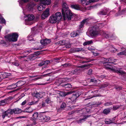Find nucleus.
Here are the masks:
<instances>
[{
    "mask_svg": "<svg viewBox=\"0 0 126 126\" xmlns=\"http://www.w3.org/2000/svg\"><path fill=\"white\" fill-rule=\"evenodd\" d=\"M36 4L33 1L28 2L26 5V6L28 8H33Z\"/></svg>",
    "mask_w": 126,
    "mask_h": 126,
    "instance_id": "dca6fc26",
    "label": "nucleus"
},
{
    "mask_svg": "<svg viewBox=\"0 0 126 126\" xmlns=\"http://www.w3.org/2000/svg\"><path fill=\"white\" fill-rule=\"evenodd\" d=\"M107 60V62L104 63V64H105L106 65H107L105 67L106 68V66H107L108 67H110V66L108 64V63H113L114 62H116L117 60L116 59H114L113 58H109L108 60Z\"/></svg>",
    "mask_w": 126,
    "mask_h": 126,
    "instance_id": "6e6552de",
    "label": "nucleus"
},
{
    "mask_svg": "<svg viewBox=\"0 0 126 126\" xmlns=\"http://www.w3.org/2000/svg\"><path fill=\"white\" fill-rule=\"evenodd\" d=\"M7 103L6 100H3L2 101H0V106L1 105H3L2 104L4 103L6 104Z\"/></svg>",
    "mask_w": 126,
    "mask_h": 126,
    "instance_id": "37998d69",
    "label": "nucleus"
},
{
    "mask_svg": "<svg viewBox=\"0 0 126 126\" xmlns=\"http://www.w3.org/2000/svg\"><path fill=\"white\" fill-rule=\"evenodd\" d=\"M14 113L15 114H18L21 112V110L18 108L14 109Z\"/></svg>",
    "mask_w": 126,
    "mask_h": 126,
    "instance_id": "393cba45",
    "label": "nucleus"
},
{
    "mask_svg": "<svg viewBox=\"0 0 126 126\" xmlns=\"http://www.w3.org/2000/svg\"><path fill=\"white\" fill-rule=\"evenodd\" d=\"M45 65L44 62V61L38 64V66H41L42 65Z\"/></svg>",
    "mask_w": 126,
    "mask_h": 126,
    "instance_id": "bf43d9fd",
    "label": "nucleus"
},
{
    "mask_svg": "<svg viewBox=\"0 0 126 126\" xmlns=\"http://www.w3.org/2000/svg\"><path fill=\"white\" fill-rule=\"evenodd\" d=\"M103 23L97 24L89 28V34L91 36L97 35L99 33L98 29L103 27Z\"/></svg>",
    "mask_w": 126,
    "mask_h": 126,
    "instance_id": "f257e3e1",
    "label": "nucleus"
},
{
    "mask_svg": "<svg viewBox=\"0 0 126 126\" xmlns=\"http://www.w3.org/2000/svg\"><path fill=\"white\" fill-rule=\"evenodd\" d=\"M18 37V34L14 33L7 35L5 38L7 40L10 42H15L16 41Z\"/></svg>",
    "mask_w": 126,
    "mask_h": 126,
    "instance_id": "20e7f679",
    "label": "nucleus"
},
{
    "mask_svg": "<svg viewBox=\"0 0 126 126\" xmlns=\"http://www.w3.org/2000/svg\"><path fill=\"white\" fill-rule=\"evenodd\" d=\"M17 86L16 84H13L12 85L9 86L8 87V89H13L16 88V89L17 88Z\"/></svg>",
    "mask_w": 126,
    "mask_h": 126,
    "instance_id": "6ab92c4d",
    "label": "nucleus"
},
{
    "mask_svg": "<svg viewBox=\"0 0 126 126\" xmlns=\"http://www.w3.org/2000/svg\"><path fill=\"white\" fill-rule=\"evenodd\" d=\"M88 66V65L86 64H84L83 65L78 66V67L81 68H84L86 66Z\"/></svg>",
    "mask_w": 126,
    "mask_h": 126,
    "instance_id": "13d9d810",
    "label": "nucleus"
},
{
    "mask_svg": "<svg viewBox=\"0 0 126 126\" xmlns=\"http://www.w3.org/2000/svg\"><path fill=\"white\" fill-rule=\"evenodd\" d=\"M87 1V0H81V2L83 5L85 4V5Z\"/></svg>",
    "mask_w": 126,
    "mask_h": 126,
    "instance_id": "5fc2aeb1",
    "label": "nucleus"
},
{
    "mask_svg": "<svg viewBox=\"0 0 126 126\" xmlns=\"http://www.w3.org/2000/svg\"><path fill=\"white\" fill-rule=\"evenodd\" d=\"M71 8H80L78 5H72L70 7Z\"/></svg>",
    "mask_w": 126,
    "mask_h": 126,
    "instance_id": "58836bf2",
    "label": "nucleus"
},
{
    "mask_svg": "<svg viewBox=\"0 0 126 126\" xmlns=\"http://www.w3.org/2000/svg\"><path fill=\"white\" fill-rule=\"evenodd\" d=\"M50 42V40L49 39H46L41 40L40 43L42 45H46L49 43Z\"/></svg>",
    "mask_w": 126,
    "mask_h": 126,
    "instance_id": "9b49d317",
    "label": "nucleus"
},
{
    "mask_svg": "<svg viewBox=\"0 0 126 126\" xmlns=\"http://www.w3.org/2000/svg\"><path fill=\"white\" fill-rule=\"evenodd\" d=\"M32 20H25V24L26 25H31L32 24Z\"/></svg>",
    "mask_w": 126,
    "mask_h": 126,
    "instance_id": "2f4dec72",
    "label": "nucleus"
},
{
    "mask_svg": "<svg viewBox=\"0 0 126 126\" xmlns=\"http://www.w3.org/2000/svg\"><path fill=\"white\" fill-rule=\"evenodd\" d=\"M65 41H66L65 40H62L58 42L57 43L61 45H64V44H65Z\"/></svg>",
    "mask_w": 126,
    "mask_h": 126,
    "instance_id": "e433bc0d",
    "label": "nucleus"
},
{
    "mask_svg": "<svg viewBox=\"0 0 126 126\" xmlns=\"http://www.w3.org/2000/svg\"><path fill=\"white\" fill-rule=\"evenodd\" d=\"M94 2H95V0H89L88 1H87L85 5H89L91 3Z\"/></svg>",
    "mask_w": 126,
    "mask_h": 126,
    "instance_id": "4c0bfd02",
    "label": "nucleus"
},
{
    "mask_svg": "<svg viewBox=\"0 0 126 126\" xmlns=\"http://www.w3.org/2000/svg\"><path fill=\"white\" fill-rule=\"evenodd\" d=\"M108 85V84L107 83H105L104 84H103L102 85V87L103 88H104L105 87H106Z\"/></svg>",
    "mask_w": 126,
    "mask_h": 126,
    "instance_id": "052dcab7",
    "label": "nucleus"
},
{
    "mask_svg": "<svg viewBox=\"0 0 126 126\" xmlns=\"http://www.w3.org/2000/svg\"><path fill=\"white\" fill-rule=\"evenodd\" d=\"M66 106V104L65 103H62L61 106V108H64Z\"/></svg>",
    "mask_w": 126,
    "mask_h": 126,
    "instance_id": "6e6d98bb",
    "label": "nucleus"
},
{
    "mask_svg": "<svg viewBox=\"0 0 126 126\" xmlns=\"http://www.w3.org/2000/svg\"><path fill=\"white\" fill-rule=\"evenodd\" d=\"M33 111V110L31 108H27L24 110V112L28 113L32 112Z\"/></svg>",
    "mask_w": 126,
    "mask_h": 126,
    "instance_id": "c85d7f7f",
    "label": "nucleus"
},
{
    "mask_svg": "<svg viewBox=\"0 0 126 126\" xmlns=\"http://www.w3.org/2000/svg\"><path fill=\"white\" fill-rule=\"evenodd\" d=\"M1 115L2 118L4 119L6 116L8 115V113L6 112V111L2 113Z\"/></svg>",
    "mask_w": 126,
    "mask_h": 126,
    "instance_id": "c9c22d12",
    "label": "nucleus"
},
{
    "mask_svg": "<svg viewBox=\"0 0 126 126\" xmlns=\"http://www.w3.org/2000/svg\"><path fill=\"white\" fill-rule=\"evenodd\" d=\"M101 34L103 37L107 38H108L109 37V35L106 32L104 31H102L101 32Z\"/></svg>",
    "mask_w": 126,
    "mask_h": 126,
    "instance_id": "aec40b11",
    "label": "nucleus"
},
{
    "mask_svg": "<svg viewBox=\"0 0 126 126\" xmlns=\"http://www.w3.org/2000/svg\"><path fill=\"white\" fill-rule=\"evenodd\" d=\"M62 17L61 13L58 12L55 15H53L49 17V22L51 23H55L58 21H60Z\"/></svg>",
    "mask_w": 126,
    "mask_h": 126,
    "instance_id": "f03ea898",
    "label": "nucleus"
},
{
    "mask_svg": "<svg viewBox=\"0 0 126 126\" xmlns=\"http://www.w3.org/2000/svg\"><path fill=\"white\" fill-rule=\"evenodd\" d=\"M45 94L44 92L36 93L34 94V96L38 99H40L43 97Z\"/></svg>",
    "mask_w": 126,
    "mask_h": 126,
    "instance_id": "1a4fd4ad",
    "label": "nucleus"
},
{
    "mask_svg": "<svg viewBox=\"0 0 126 126\" xmlns=\"http://www.w3.org/2000/svg\"><path fill=\"white\" fill-rule=\"evenodd\" d=\"M76 10H79L81 11H82L84 12L86 10V8H75Z\"/></svg>",
    "mask_w": 126,
    "mask_h": 126,
    "instance_id": "49530a36",
    "label": "nucleus"
},
{
    "mask_svg": "<svg viewBox=\"0 0 126 126\" xmlns=\"http://www.w3.org/2000/svg\"><path fill=\"white\" fill-rule=\"evenodd\" d=\"M45 102L46 103L48 104L50 103V101L49 98H47L46 99Z\"/></svg>",
    "mask_w": 126,
    "mask_h": 126,
    "instance_id": "864d4df0",
    "label": "nucleus"
},
{
    "mask_svg": "<svg viewBox=\"0 0 126 126\" xmlns=\"http://www.w3.org/2000/svg\"><path fill=\"white\" fill-rule=\"evenodd\" d=\"M77 94H73L72 95V97L70 98V99L72 101V102L74 103L76 102V100L77 97Z\"/></svg>",
    "mask_w": 126,
    "mask_h": 126,
    "instance_id": "f3484780",
    "label": "nucleus"
},
{
    "mask_svg": "<svg viewBox=\"0 0 126 126\" xmlns=\"http://www.w3.org/2000/svg\"><path fill=\"white\" fill-rule=\"evenodd\" d=\"M65 44L64 45H65L66 48H69L70 47V44L69 42H67V41H65Z\"/></svg>",
    "mask_w": 126,
    "mask_h": 126,
    "instance_id": "f704fd0d",
    "label": "nucleus"
},
{
    "mask_svg": "<svg viewBox=\"0 0 126 126\" xmlns=\"http://www.w3.org/2000/svg\"><path fill=\"white\" fill-rule=\"evenodd\" d=\"M120 107V106L118 105H116L114 106L113 107V109L114 110H115L119 108Z\"/></svg>",
    "mask_w": 126,
    "mask_h": 126,
    "instance_id": "de8ad7c7",
    "label": "nucleus"
},
{
    "mask_svg": "<svg viewBox=\"0 0 126 126\" xmlns=\"http://www.w3.org/2000/svg\"><path fill=\"white\" fill-rule=\"evenodd\" d=\"M36 30V27H34L32 28V32L33 33H35V30Z\"/></svg>",
    "mask_w": 126,
    "mask_h": 126,
    "instance_id": "4d7b16f0",
    "label": "nucleus"
},
{
    "mask_svg": "<svg viewBox=\"0 0 126 126\" xmlns=\"http://www.w3.org/2000/svg\"><path fill=\"white\" fill-rule=\"evenodd\" d=\"M90 115H87L86 116H83V118L80 119L78 121L79 123H81L82 121H84L85 119H86L88 118L89 117Z\"/></svg>",
    "mask_w": 126,
    "mask_h": 126,
    "instance_id": "b1692460",
    "label": "nucleus"
},
{
    "mask_svg": "<svg viewBox=\"0 0 126 126\" xmlns=\"http://www.w3.org/2000/svg\"><path fill=\"white\" fill-rule=\"evenodd\" d=\"M14 64L16 66H18L19 65V64L18 63H15Z\"/></svg>",
    "mask_w": 126,
    "mask_h": 126,
    "instance_id": "774afa93",
    "label": "nucleus"
},
{
    "mask_svg": "<svg viewBox=\"0 0 126 126\" xmlns=\"http://www.w3.org/2000/svg\"><path fill=\"white\" fill-rule=\"evenodd\" d=\"M73 92V91H69L66 93L60 92L59 93V95L62 97L65 96L68 94H72Z\"/></svg>",
    "mask_w": 126,
    "mask_h": 126,
    "instance_id": "4468645a",
    "label": "nucleus"
},
{
    "mask_svg": "<svg viewBox=\"0 0 126 126\" xmlns=\"http://www.w3.org/2000/svg\"><path fill=\"white\" fill-rule=\"evenodd\" d=\"M78 71V69H76L74 70H73L71 72L73 73V74H77Z\"/></svg>",
    "mask_w": 126,
    "mask_h": 126,
    "instance_id": "09e8293b",
    "label": "nucleus"
},
{
    "mask_svg": "<svg viewBox=\"0 0 126 126\" xmlns=\"http://www.w3.org/2000/svg\"><path fill=\"white\" fill-rule=\"evenodd\" d=\"M25 83L24 81H19L18 82L16 83V85L17 86V88L15 90L16 91L20 89L23 86Z\"/></svg>",
    "mask_w": 126,
    "mask_h": 126,
    "instance_id": "9d476101",
    "label": "nucleus"
},
{
    "mask_svg": "<svg viewBox=\"0 0 126 126\" xmlns=\"http://www.w3.org/2000/svg\"><path fill=\"white\" fill-rule=\"evenodd\" d=\"M107 13V12H105L104 11H101L98 13L99 14L102 15H106Z\"/></svg>",
    "mask_w": 126,
    "mask_h": 126,
    "instance_id": "ea45409f",
    "label": "nucleus"
},
{
    "mask_svg": "<svg viewBox=\"0 0 126 126\" xmlns=\"http://www.w3.org/2000/svg\"><path fill=\"white\" fill-rule=\"evenodd\" d=\"M67 79L65 78H60L59 79V84L60 86H63V88L67 89L66 90L69 88H72V86L70 84L67 83L66 84H63V83L66 81Z\"/></svg>",
    "mask_w": 126,
    "mask_h": 126,
    "instance_id": "39448f33",
    "label": "nucleus"
},
{
    "mask_svg": "<svg viewBox=\"0 0 126 126\" xmlns=\"http://www.w3.org/2000/svg\"><path fill=\"white\" fill-rule=\"evenodd\" d=\"M88 20L89 19L88 18L82 21L81 22V24L79 25V27L80 28H81L84 25V24L85 23H86L88 22Z\"/></svg>",
    "mask_w": 126,
    "mask_h": 126,
    "instance_id": "4be33fe9",
    "label": "nucleus"
},
{
    "mask_svg": "<svg viewBox=\"0 0 126 126\" xmlns=\"http://www.w3.org/2000/svg\"><path fill=\"white\" fill-rule=\"evenodd\" d=\"M93 43V41L92 40H91L90 41H87L84 42L83 43V45L84 46L89 45L92 44Z\"/></svg>",
    "mask_w": 126,
    "mask_h": 126,
    "instance_id": "5701e85b",
    "label": "nucleus"
},
{
    "mask_svg": "<svg viewBox=\"0 0 126 126\" xmlns=\"http://www.w3.org/2000/svg\"><path fill=\"white\" fill-rule=\"evenodd\" d=\"M49 8H47L41 15V18L42 19H44L47 18L50 15Z\"/></svg>",
    "mask_w": 126,
    "mask_h": 126,
    "instance_id": "0eeeda50",
    "label": "nucleus"
},
{
    "mask_svg": "<svg viewBox=\"0 0 126 126\" xmlns=\"http://www.w3.org/2000/svg\"><path fill=\"white\" fill-rule=\"evenodd\" d=\"M27 19L26 20H32L34 18L33 15H32L29 14L26 16Z\"/></svg>",
    "mask_w": 126,
    "mask_h": 126,
    "instance_id": "a211bd4d",
    "label": "nucleus"
},
{
    "mask_svg": "<svg viewBox=\"0 0 126 126\" xmlns=\"http://www.w3.org/2000/svg\"><path fill=\"white\" fill-rule=\"evenodd\" d=\"M59 3L58 2H55L54 3V5H53L52 7L54 8L55 7H58Z\"/></svg>",
    "mask_w": 126,
    "mask_h": 126,
    "instance_id": "3c124183",
    "label": "nucleus"
},
{
    "mask_svg": "<svg viewBox=\"0 0 126 126\" xmlns=\"http://www.w3.org/2000/svg\"><path fill=\"white\" fill-rule=\"evenodd\" d=\"M110 112V109H105L103 111V113L105 114H107Z\"/></svg>",
    "mask_w": 126,
    "mask_h": 126,
    "instance_id": "473e14b6",
    "label": "nucleus"
},
{
    "mask_svg": "<svg viewBox=\"0 0 126 126\" xmlns=\"http://www.w3.org/2000/svg\"><path fill=\"white\" fill-rule=\"evenodd\" d=\"M30 0H19L18 2L19 3V5L21 7L24 4L29 2Z\"/></svg>",
    "mask_w": 126,
    "mask_h": 126,
    "instance_id": "2eb2a0df",
    "label": "nucleus"
},
{
    "mask_svg": "<svg viewBox=\"0 0 126 126\" xmlns=\"http://www.w3.org/2000/svg\"><path fill=\"white\" fill-rule=\"evenodd\" d=\"M6 112L9 114H12L14 113V109H9L6 111Z\"/></svg>",
    "mask_w": 126,
    "mask_h": 126,
    "instance_id": "c756f323",
    "label": "nucleus"
},
{
    "mask_svg": "<svg viewBox=\"0 0 126 126\" xmlns=\"http://www.w3.org/2000/svg\"><path fill=\"white\" fill-rule=\"evenodd\" d=\"M38 116V114L37 112H35L32 114V118L33 120H35Z\"/></svg>",
    "mask_w": 126,
    "mask_h": 126,
    "instance_id": "bb28decb",
    "label": "nucleus"
},
{
    "mask_svg": "<svg viewBox=\"0 0 126 126\" xmlns=\"http://www.w3.org/2000/svg\"><path fill=\"white\" fill-rule=\"evenodd\" d=\"M62 13L64 19H67L70 20L73 16V14L69 8H62Z\"/></svg>",
    "mask_w": 126,
    "mask_h": 126,
    "instance_id": "7ed1b4c3",
    "label": "nucleus"
},
{
    "mask_svg": "<svg viewBox=\"0 0 126 126\" xmlns=\"http://www.w3.org/2000/svg\"><path fill=\"white\" fill-rule=\"evenodd\" d=\"M83 49V48H76L74 49V50L76 52H78L82 50Z\"/></svg>",
    "mask_w": 126,
    "mask_h": 126,
    "instance_id": "a19ab883",
    "label": "nucleus"
},
{
    "mask_svg": "<svg viewBox=\"0 0 126 126\" xmlns=\"http://www.w3.org/2000/svg\"><path fill=\"white\" fill-rule=\"evenodd\" d=\"M95 92V91H91V95L89 96V97L88 98V99L92 98L93 97H94L95 96H94V95H93V93H94Z\"/></svg>",
    "mask_w": 126,
    "mask_h": 126,
    "instance_id": "79ce46f5",
    "label": "nucleus"
},
{
    "mask_svg": "<svg viewBox=\"0 0 126 126\" xmlns=\"http://www.w3.org/2000/svg\"><path fill=\"white\" fill-rule=\"evenodd\" d=\"M26 100H24L22 103L21 105H24L26 103Z\"/></svg>",
    "mask_w": 126,
    "mask_h": 126,
    "instance_id": "69168bd1",
    "label": "nucleus"
},
{
    "mask_svg": "<svg viewBox=\"0 0 126 126\" xmlns=\"http://www.w3.org/2000/svg\"><path fill=\"white\" fill-rule=\"evenodd\" d=\"M41 118L42 120L46 122L49 121L50 119L49 117L44 115L41 116Z\"/></svg>",
    "mask_w": 126,
    "mask_h": 126,
    "instance_id": "ddd939ff",
    "label": "nucleus"
},
{
    "mask_svg": "<svg viewBox=\"0 0 126 126\" xmlns=\"http://www.w3.org/2000/svg\"><path fill=\"white\" fill-rule=\"evenodd\" d=\"M7 74V73H3V75L2 74V75H0V77L1 78H2V76H3V77H2L3 78H6L7 77L6 76V75Z\"/></svg>",
    "mask_w": 126,
    "mask_h": 126,
    "instance_id": "8fccbe9b",
    "label": "nucleus"
},
{
    "mask_svg": "<svg viewBox=\"0 0 126 126\" xmlns=\"http://www.w3.org/2000/svg\"><path fill=\"white\" fill-rule=\"evenodd\" d=\"M79 32L78 31L76 32H73L71 33L70 35L72 37H75L79 34Z\"/></svg>",
    "mask_w": 126,
    "mask_h": 126,
    "instance_id": "412c9836",
    "label": "nucleus"
},
{
    "mask_svg": "<svg viewBox=\"0 0 126 126\" xmlns=\"http://www.w3.org/2000/svg\"><path fill=\"white\" fill-rule=\"evenodd\" d=\"M41 2L43 5L46 6L50 4L51 3V0H40Z\"/></svg>",
    "mask_w": 126,
    "mask_h": 126,
    "instance_id": "f8f14e48",
    "label": "nucleus"
},
{
    "mask_svg": "<svg viewBox=\"0 0 126 126\" xmlns=\"http://www.w3.org/2000/svg\"><path fill=\"white\" fill-rule=\"evenodd\" d=\"M5 19L0 15V23H5Z\"/></svg>",
    "mask_w": 126,
    "mask_h": 126,
    "instance_id": "7c9ffc66",
    "label": "nucleus"
},
{
    "mask_svg": "<svg viewBox=\"0 0 126 126\" xmlns=\"http://www.w3.org/2000/svg\"><path fill=\"white\" fill-rule=\"evenodd\" d=\"M92 69H90L88 71V74H89L90 75L92 73Z\"/></svg>",
    "mask_w": 126,
    "mask_h": 126,
    "instance_id": "e2e57ef3",
    "label": "nucleus"
},
{
    "mask_svg": "<svg viewBox=\"0 0 126 126\" xmlns=\"http://www.w3.org/2000/svg\"><path fill=\"white\" fill-rule=\"evenodd\" d=\"M121 3L126 5V0H120Z\"/></svg>",
    "mask_w": 126,
    "mask_h": 126,
    "instance_id": "a18cd8bd",
    "label": "nucleus"
},
{
    "mask_svg": "<svg viewBox=\"0 0 126 126\" xmlns=\"http://www.w3.org/2000/svg\"><path fill=\"white\" fill-rule=\"evenodd\" d=\"M118 56H121L123 55H126V49L124 51H121L117 54Z\"/></svg>",
    "mask_w": 126,
    "mask_h": 126,
    "instance_id": "cd10ccee",
    "label": "nucleus"
},
{
    "mask_svg": "<svg viewBox=\"0 0 126 126\" xmlns=\"http://www.w3.org/2000/svg\"><path fill=\"white\" fill-rule=\"evenodd\" d=\"M93 55L95 56H98L99 54L97 53H94V52H93Z\"/></svg>",
    "mask_w": 126,
    "mask_h": 126,
    "instance_id": "338daca9",
    "label": "nucleus"
},
{
    "mask_svg": "<svg viewBox=\"0 0 126 126\" xmlns=\"http://www.w3.org/2000/svg\"><path fill=\"white\" fill-rule=\"evenodd\" d=\"M105 122L106 124H109L113 123L112 121L109 119H106L105 120Z\"/></svg>",
    "mask_w": 126,
    "mask_h": 126,
    "instance_id": "72a5a7b5",
    "label": "nucleus"
},
{
    "mask_svg": "<svg viewBox=\"0 0 126 126\" xmlns=\"http://www.w3.org/2000/svg\"><path fill=\"white\" fill-rule=\"evenodd\" d=\"M112 104L111 102H107L105 104V106H108L110 105H111Z\"/></svg>",
    "mask_w": 126,
    "mask_h": 126,
    "instance_id": "603ef678",
    "label": "nucleus"
},
{
    "mask_svg": "<svg viewBox=\"0 0 126 126\" xmlns=\"http://www.w3.org/2000/svg\"><path fill=\"white\" fill-rule=\"evenodd\" d=\"M44 62L45 64H47L50 63V61L48 60Z\"/></svg>",
    "mask_w": 126,
    "mask_h": 126,
    "instance_id": "680f3d73",
    "label": "nucleus"
},
{
    "mask_svg": "<svg viewBox=\"0 0 126 126\" xmlns=\"http://www.w3.org/2000/svg\"><path fill=\"white\" fill-rule=\"evenodd\" d=\"M39 101V100H38L36 101H32L30 102H29L28 103V104L29 105H35L38 103V102Z\"/></svg>",
    "mask_w": 126,
    "mask_h": 126,
    "instance_id": "a878e982",
    "label": "nucleus"
},
{
    "mask_svg": "<svg viewBox=\"0 0 126 126\" xmlns=\"http://www.w3.org/2000/svg\"><path fill=\"white\" fill-rule=\"evenodd\" d=\"M5 42L3 40H2L0 42V44H5Z\"/></svg>",
    "mask_w": 126,
    "mask_h": 126,
    "instance_id": "0e129e2a",
    "label": "nucleus"
},
{
    "mask_svg": "<svg viewBox=\"0 0 126 126\" xmlns=\"http://www.w3.org/2000/svg\"><path fill=\"white\" fill-rule=\"evenodd\" d=\"M62 8H69L65 2H63L62 4Z\"/></svg>",
    "mask_w": 126,
    "mask_h": 126,
    "instance_id": "c03bdc74",
    "label": "nucleus"
},
{
    "mask_svg": "<svg viewBox=\"0 0 126 126\" xmlns=\"http://www.w3.org/2000/svg\"><path fill=\"white\" fill-rule=\"evenodd\" d=\"M106 68L107 69H110L114 72L119 73L121 74H123L125 73V72L121 70V68H117L115 67L110 66V67L106 66Z\"/></svg>",
    "mask_w": 126,
    "mask_h": 126,
    "instance_id": "423d86ee",
    "label": "nucleus"
}]
</instances>
